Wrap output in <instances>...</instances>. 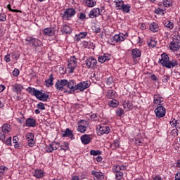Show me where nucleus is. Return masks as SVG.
Here are the masks:
<instances>
[{
    "label": "nucleus",
    "instance_id": "nucleus-1",
    "mask_svg": "<svg viewBox=\"0 0 180 180\" xmlns=\"http://www.w3.org/2000/svg\"><path fill=\"white\" fill-rule=\"evenodd\" d=\"M159 63L163 67H166V68H172V67H176L178 65V61L174 60H169V56L166 53L161 55V59H160Z\"/></svg>",
    "mask_w": 180,
    "mask_h": 180
},
{
    "label": "nucleus",
    "instance_id": "nucleus-2",
    "mask_svg": "<svg viewBox=\"0 0 180 180\" xmlns=\"http://www.w3.org/2000/svg\"><path fill=\"white\" fill-rule=\"evenodd\" d=\"M170 50L172 51H178L180 49V36L175 34L172 37V41L170 42L169 46Z\"/></svg>",
    "mask_w": 180,
    "mask_h": 180
},
{
    "label": "nucleus",
    "instance_id": "nucleus-3",
    "mask_svg": "<svg viewBox=\"0 0 180 180\" xmlns=\"http://www.w3.org/2000/svg\"><path fill=\"white\" fill-rule=\"evenodd\" d=\"M30 94H32V91H29ZM32 95L39 99V101H41L42 102H46L49 99V94L46 93H43L41 91H33Z\"/></svg>",
    "mask_w": 180,
    "mask_h": 180
},
{
    "label": "nucleus",
    "instance_id": "nucleus-4",
    "mask_svg": "<svg viewBox=\"0 0 180 180\" xmlns=\"http://www.w3.org/2000/svg\"><path fill=\"white\" fill-rule=\"evenodd\" d=\"M11 124H4L1 127V131L0 132V140L1 141H5V139H6V134H8L11 131Z\"/></svg>",
    "mask_w": 180,
    "mask_h": 180
},
{
    "label": "nucleus",
    "instance_id": "nucleus-5",
    "mask_svg": "<svg viewBox=\"0 0 180 180\" xmlns=\"http://www.w3.org/2000/svg\"><path fill=\"white\" fill-rule=\"evenodd\" d=\"M25 41L27 42V44L30 46H33L34 47H40V46L43 45L41 41L34 38L33 37H27L25 39Z\"/></svg>",
    "mask_w": 180,
    "mask_h": 180
},
{
    "label": "nucleus",
    "instance_id": "nucleus-6",
    "mask_svg": "<svg viewBox=\"0 0 180 180\" xmlns=\"http://www.w3.org/2000/svg\"><path fill=\"white\" fill-rule=\"evenodd\" d=\"M77 58H75V56H71L68 64V70H69L70 74H72L74 72V70H75L77 67Z\"/></svg>",
    "mask_w": 180,
    "mask_h": 180
},
{
    "label": "nucleus",
    "instance_id": "nucleus-7",
    "mask_svg": "<svg viewBox=\"0 0 180 180\" xmlns=\"http://www.w3.org/2000/svg\"><path fill=\"white\" fill-rule=\"evenodd\" d=\"M67 79H58L55 84V88L58 91H63V89H65L67 88Z\"/></svg>",
    "mask_w": 180,
    "mask_h": 180
},
{
    "label": "nucleus",
    "instance_id": "nucleus-8",
    "mask_svg": "<svg viewBox=\"0 0 180 180\" xmlns=\"http://www.w3.org/2000/svg\"><path fill=\"white\" fill-rule=\"evenodd\" d=\"M91 85V82L89 81H84L78 83L75 87L77 91H85V89H88Z\"/></svg>",
    "mask_w": 180,
    "mask_h": 180
},
{
    "label": "nucleus",
    "instance_id": "nucleus-9",
    "mask_svg": "<svg viewBox=\"0 0 180 180\" xmlns=\"http://www.w3.org/2000/svg\"><path fill=\"white\" fill-rule=\"evenodd\" d=\"M96 64H98V61L94 58H89L85 60V65L89 69L94 70L96 67Z\"/></svg>",
    "mask_w": 180,
    "mask_h": 180
},
{
    "label": "nucleus",
    "instance_id": "nucleus-10",
    "mask_svg": "<svg viewBox=\"0 0 180 180\" xmlns=\"http://www.w3.org/2000/svg\"><path fill=\"white\" fill-rule=\"evenodd\" d=\"M131 56L133 60L136 64L140 61V57H141V51L139 49H134L131 51Z\"/></svg>",
    "mask_w": 180,
    "mask_h": 180
},
{
    "label": "nucleus",
    "instance_id": "nucleus-11",
    "mask_svg": "<svg viewBox=\"0 0 180 180\" xmlns=\"http://www.w3.org/2000/svg\"><path fill=\"white\" fill-rule=\"evenodd\" d=\"M75 13H77V12L74 8H67L63 15V19L68 20L70 18H72Z\"/></svg>",
    "mask_w": 180,
    "mask_h": 180
},
{
    "label": "nucleus",
    "instance_id": "nucleus-12",
    "mask_svg": "<svg viewBox=\"0 0 180 180\" xmlns=\"http://www.w3.org/2000/svg\"><path fill=\"white\" fill-rule=\"evenodd\" d=\"M155 113L157 117H164L166 113L165 108L162 105H159L155 109Z\"/></svg>",
    "mask_w": 180,
    "mask_h": 180
},
{
    "label": "nucleus",
    "instance_id": "nucleus-13",
    "mask_svg": "<svg viewBox=\"0 0 180 180\" xmlns=\"http://www.w3.org/2000/svg\"><path fill=\"white\" fill-rule=\"evenodd\" d=\"M101 15V9L99 8H93L90 11L89 13V18L90 19H95Z\"/></svg>",
    "mask_w": 180,
    "mask_h": 180
},
{
    "label": "nucleus",
    "instance_id": "nucleus-14",
    "mask_svg": "<svg viewBox=\"0 0 180 180\" xmlns=\"http://www.w3.org/2000/svg\"><path fill=\"white\" fill-rule=\"evenodd\" d=\"M109 133H110V127L106 125H100L98 134L103 136V134H109Z\"/></svg>",
    "mask_w": 180,
    "mask_h": 180
},
{
    "label": "nucleus",
    "instance_id": "nucleus-15",
    "mask_svg": "<svg viewBox=\"0 0 180 180\" xmlns=\"http://www.w3.org/2000/svg\"><path fill=\"white\" fill-rule=\"evenodd\" d=\"M129 35L127 34V33L123 34H115L113 37V40L114 41H116V43H120V41H124V40H126V38L128 37Z\"/></svg>",
    "mask_w": 180,
    "mask_h": 180
},
{
    "label": "nucleus",
    "instance_id": "nucleus-16",
    "mask_svg": "<svg viewBox=\"0 0 180 180\" xmlns=\"http://www.w3.org/2000/svg\"><path fill=\"white\" fill-rule=\"evenodd\" d=\"M91 174L94 175V180H102L105 178V174L101 172L93 170Z\"/></svg>",
    "mask_w": 180,
    "mask_h": 180
},
{
    "label": "nucleus",
    "instance_id": "nucleus-17",
    "mask_svg": "<svg viewBox=\"0 0 180 180\" xmlns=\"http://www.w3.org/2000/svg\"><path fill=\"white\" fill-rule=\"evenodd\" d=\"M76 86L77 82H75V80H67L66 88H68V89H70L72 91H77Z\"/></svg>",
    "mask_w": 180,
    "mask_h": 180
},
{
    "label": "nucleus",
    "instance_id": "nucleus-18",
    "mask_svg": "<svg viewBox=\"0 0 180 180\" xmlns=\"http://www.w3.org/2000/svg\"><path fill=\"white\" fill-rule=\"evenodd\" d=\"M162 102H164V98H162V97L158 95L154 96V101H153L154 105L162 106Z\"/></svg>",
    "mask_w": 180,
    "mask_h": 180
},
{
    "label": "nucleus",
    "instance_id": "nucleus-19",
    "mask_svg": "<svg viewBox=\"0 0 180 180\" xmlns=\"http://www.w3.org/2000/svg\"><path fill=\"white\" fill-rule=\"evenodd\" d=\"M91 140V135L84 134L81 136V141L83 144H89Z\"/></svg>",
    "mask_w": 180,
    "mask_h": 180
},
{
    "label": "nucleus",
    "instance_id": "nucleus-20",
    "mask_svg": "<svg viewBox=\"0 0 180 180\" xmlns=\"http://www.w3.org/2000/svg\"><path fill=\"white\" fill-rule=\"evenodd\" d=\"M25 124L27 127H36V120L34 118H27L25 121Z\"/></svg>",
    "mask_w": 180,
    "mask_h": 180
},
{
    "label": "nucleus",
    "instance_id": "nucleus-21",
    "mask_svg": "<svg viewBox=\"0 0 180 180\" xmlns=\"http://www.w3.org/2000/svg\"><path fill=\"white\" fill-rule=\"evenodd\" d=\"M149 29L153 33H157V32H158L160 29V27L158 26V24L157 22H153L150 25Z\"/></svg>",
    "mask_w": 180,
    "mask_h": 180
},
{
    "label": "nucleus",
    "instance_id": "nucleus-22",
    "mask_svg": "<svg viewBox=\"0 0 180 180\" xmlns=\"http://www.w3.org/2000/svg\"><path fill=\"white\" fill-rule=\"evenodd\" d=\"M86 36H88V32H82L79 34L75 35V40H76V41H79V40H81V39H85L86 37Z\"/></svg>",
    "mask_w": 180,
    "mask_h": 180
},
{
    "label": "nucleus",
    "instance_id": "nucleus-23",
    "mask_svg": "<svg viewBox=\"0 0 180 180\" xmlns=\"http://www.w3.org/2000/svg\"><path fill=\"white\" fill-rule=\"evenodd\" d=\"M98 60V63H101V64H103L105 61H109V60H110V56L105 53L103 56H99Z\"/></svg>",
    "mask_w": 180,
    "mask_h": 180
},
{
    "label": "nucleus",
    "instance_id": "nucleus-24",
    "mask_svg": "<svg viewBox=\"0 0 180 180\" xmlns=\"http://www.w3.org/2000/svg\"><path fill=\"white\" fill-rule=\"evenodd\" d=\"M60 32L62 33H65V34H71V32H72V29H71V27L65 25H63V28L60 30Z\"/></svg>",
    "mask_w": 180,
    "mask_h": 180
},
{
    "label": "nucleus",
    "instance_id": "nucleus-25",
    "mask_svg": "<svg viewBox=\"0 0 180 180\" xmlns=\"http://www.w3.org/2000/svg\"><path fill=\"white\" fill-rule=\"evenodd\" d=\"M122 105H123L124 109L127 112H129V110L133 108V104L129 102V101H124Z\"/></svg>",
    "mask_w": 180,
    "mask_h": 180
},
{
    "label": "nucleus",
    "instance_id": "nucleus-26",
    "mask_svg": "<svg viewBox=\"0 0 180 180\" xmlns=\"http://www.w3.org/2000/svg\"><path fill=\"white\" fill-rule=\"evenodd\" d=\"M44 34L45 36H54V31L50 27H46L44 30Z\"/></svg>",
    "mask_w": 180,
    "mask_h": 180
},
{
    "label": "nucleus",
    "instance_id": "nucleus-27",
    "mask_svg": "<svg viewBox=\"0 0 180 180\" xmlns=\"http://www.w3.org/2000/svg\"><path fill=\"white\" fill-rule=\"evenodd\" d=\"M84 1L88 8H94L96 6V1L95 0H84Z\"/></svg>",
    "mask_w": 180,
    "mask_h": 180
},
{
    "label": "nucleus",
    "instance_id": "nucleus-28",
    "mask_svg": "<svg viewBox=\"0 0 180 180\" xmlns=\"http://www.w3.org/2000/svg\"><path fill=\"white\" fill-rule=\"evenodd\" d=\"M115 2L116 8H117L119 11H121L124 5V1H123L122 0H117Z\"/></svg>",
    "mask_w": 180,
    "mask_h": 180
},
{
    "label": "nucleus",
    "instance_id": "nucleus-29",
    "mask_svg": "<svg viewBox=\"0 0 180 180\" xmlns=\"http://www.w3.org/2000/svg\"><path fill=\"white\" fill-rule=\"evenodd\" d=\"M108 106H110V108H117V106H119V101H117V100L112 99L108 102Z\"/></svg>",
    "mask_w": 180,
    "mask_h": 180
},
{
    "label": "nucleus",
    "instance_id": "nucleus-30",
    "mask_svg": "<svg viewBox=\"0 0 180 180\" xmlns=\"http://www.w3.org/2000/svg\"><path fill=\"white\" fill-rule=\"evenodd\" d=\"M53 81H54V77H53V74H51L49 78L45 81L46 86H51Z\"/></svg>",
    "mask_w": 180,
    "mask_h": 180
},
{
    "label": "nucleus",
    "instance_id": "nucleus-31",
    "mask_svg": "<svg viewBox=\"0 0 180 180\" xmlns=\"http://www.w3.org/2000/svg\"><path fill=\"white\" fill-rule=\"evenodd\" d=\"M63 137H71L72 136V131L69 128H67L65 131H63Z\"/></svg>",
    "mask_w": 180,
    "mask_h": 180
},
{
    "label": "nucleus",
    "instance_id": "nucleus-32",
    "mask_svg": "<svg viewBox=\"0 0 180 180\" xmlns=\"http://www.w3.org/2000/svg\"><path fill=\"white\" fill-rule=\"evenodd\" d=\"M131 8V6H129V4H124V6H122V8H121V11H122V12H124V13H129L130 12Z\"/></svg>",
    "mask_w": 180,
    "mask_h": 180
},
{
    "label": "nucleus",
    "instance_id": "nucleus-33",
    "mask_svg": "<svg viewBox=\"0 0 180 180\" xmlns=\"http://www.w3.org/2000/svg\"><path fill=\"white\" fill-rule=\"evenodd\" d=\"M106 96L108 99H113L114 98H116V91H109L107 92Z\"/></svg>",
    "mask_w": 180,
    "mask_h": 180
},
{
    "label": "nucleus",
    "instance_id": "nucleus-34",
    "mask_svg": "<svg viewBox=\"0 0 180 180\" xmlns=\"http://www.w3.org/2000/svg\"><path fill=\"white\" fill-rule=\"evenodd\" d=\"M165 27H167V29H169V30H172L174 29V22L171 21H166L164 23Z\"/></svg>",
    "mask_w": 180,
    "mask_h": 180
},
{
    "label": "nucleus",
    "instance_id": "nucleus-35",
    "mask_svg": "<svg viewBox=\"0 0 180 180\" xmlns=\"http://www.w3.org/2000/svg\"><path fill=\"white\" fill-rule=\"evenodd\" d=\"M87 129H88V127L86 126L78 125L77 130L79 133H85Z\"/></svg>",
    "mask_w": 180,
    "mask_h": 180
},
{
    "label": "nucleus",
    "instance_id": "nucleus-36",
    "mask_svg": "<svg viewBox=\"0 0 180 180\" xmlns=\"http://www.w3.org/2000/svg\"><path fill=\"white\" fill-rule=\"evenodd\" d=\"M14 96L18 99V101H20L23 98V96H22V93H20V91H14Z\"/></svg>",
    "mask_w": 180,
    "mask_h": 180
},
{
    "label": "nucleus",
    "instance_id": "nucleus-37",
    "mask_svg": "<svg viewBox=\"0 0 180 180\" xmlns=\"http://www.w3.org/2000/svg\"><path fill=\"white\" fill-rule=\"evenodd\" d=\"M78 126H86V127H89L88 121H85L84 120H81L77 122Z\"/></svg>",
    "mask_w": 180,
    "mask_h": 180
},
{
    "label": "nucleus",
    "instance_id": "nucleus-38",
    "mask_svg": "<svg viewBox=\"0 0 180 180\" xmlns=\"http://www.w3.org/2000/svg\"><path fill=\"white\" fill-rule=\"evenodd\" d=\"M34 176L36 178H43V171L42 170H36Z\"/></svg>",
    "mask_w": 180,
    "mask_h": 180
},
{
    "label": "nucleus",
    "instance_id": "nucleus-39",
    "mask_svg": "<svg viewBox=\"0 0 180 180\" xmlns=\"http://www.w3.org/2000/svg\"><path fill=\"white\" fill-rule=\"evenodd\" d=\"M119 141H114V142L111 144V148L112 150H116L117 148H119Z\"/></svg>",
    "mask_w": 180,
    "mask_h": 180
},
{
    "label": "nucleus",
    "instance_id": "nucleus-40",
    "mask_svg": "<svg viewBox=\"0 0 180 180\" xmlns=\"http://www.w3.org/2000/svg\"><path fill=\"white\" fill-rule=\"evenodd\" d=\"M25 139L26 140H27V141H30V140H33L34 139V134H33V133L32 132H30L27 134Z\"/></svg>",
    "mask_w": 180,
    "mask_h": 180
},
{
    "label": "nucleus",
    "instance_id": "nucleus-41",
    "mask_svg": "<svg viewBox=\"0 0 180 180\" xmlns=\"http://www.w3.org/2000/svg\"><path fill=\"white\" fill-rule=\"evenodd\" d=\"M13 88L15 89V91H23V89H25V88L23 87V86L20 85V84H15L13 86Z\"/></svg>",
    "mask_w": 180,
    "mask_h": 180
},
{
    "label": "nucleus",
    "instance_id": "nucleus-42",
    "mask_svg": "<svg viewBox=\"0 0 180 180\" xmlns=\"http://www.w3.org/2000/svg\"><path fill=\"white\" fill-rule=\"evenodd\" d=\"M101 154H102V152H101V150H90L91 155H101Z\"/></svg>",
    "mask_w": 180,
    "mask_h": 180
},
{
    "label": "nucleus",
    "instance_id": "nucleus-43",
    "mask_svg": "<svg viewBox=\"0 0 180 180\" xmlns=\"http://www.w3.org/2000/svg\"><path fill=\"white\" fill-rule=\"evenodd\" d=\"M179 122V120H175V118H173L170 121V124L172 127H175L178 124Z\"/></svg>",
    "mask_w": 180,
    "mask_h": 180
},
{
    "label": "nucleus",
    "instance_id": "nucleus-44",
    "mask_svg": "<svg viewBox=\"0 0 180 180\" xmlns=\"http://www.w3.org/2000/svg\"><path fill=\"white\" fill-rule=\"evenodd\" d=\"M115 178L117 180H121L123 179V172H118L117 173H115Z\"/></svg>",
    "mask_w": 180,
    "mask_h": 180
},
{
    "label": "nucleus",
    "instance_id": "nucleus-45",
    "mask_svg": "<svg viewBox=\"0 0 180 180\" xmlns=\"http://www.w3.org/2000/svg\"><path fill=\"white\" fill-rule=\"evenodd\" d=\"M116 115L117 116H122V115H124V110H123L122 108L117 109Z\"/></svg>",
    "mask_w": 180,
    "mask_h": 180
},
{
    "label": "nucleus",
    "instance_id": "nucleus-46",
    "mask_svg": "<svg viewBox=\"0 0 180 180\" xmlns=\"http://www.w3.org/2000/svg\"><path fill=\"white\" fill-rule=\"evenodd\" d=\"M112 171L115 174L120 172V165H115L112 167Z\"/></svg>",
    "mask_w": 180,
    "mask_h": 180
},
{
    "label": "nucleus",
    "instance_id": "nucleus-47",
    "mask_svg": "<svg viewBox=\"0 0 180 180\" xmlns=\"http://www.w3.org/2000/svg\"><path fill=\"white\" fill-rule=\"evenodd\" d=\"M3 143H5L7 146H12V137L7 138L6 141H4Z\"/></svg>",
    "mask_w": 180,
    "mask_h": 180
},
{
    "label": "nucleus",
    "instance_id": "nucleus-48",
    "mask_svg": "<svg viewBox=\"0 0 180 180\" xmlns=\"http://www.w3.org/2000/svg\"><path fill=\"white\" fill-rule=\"evenodd\" d=\"M149 47H155L157 46V41L154 39H150V42L148 43Z\"/></svg>",
    "mask_w": 180,
    "mask_h": 180
},
{
    "label": "nucleus",
    "instance_id": "nucleus-49",
    "mask_svg": "<svg viewBox=\"0 0 180 180\" xmlns=\"http://www.w3.org/2000/svg\"><path fill=\"white\" fill-rule=\"evenodd\" d=\"M154 13H155L156 15H161V13L164 15V10L160 8H158L156 10H155Z\"/></svg>",
    "mask_w": 180,
    "mask_h": 180
},
{
    "label": "nucleus",
    "instance_id": "nucleus-50",
    "mask_svg": "<svg viewBox=\"0 0 180 180\" xmlns=\"http://www.w3.org/2000/svg\"><path fill=\"white\" fill-rule=\"evenodd\" d=\"M79 19L80 20H85V19H89V18H86V15L84 13H79Z\"/></svg>",
    "mask_w": 180,
    "mask_h": 180
},
{
    "label": "nucleus",
    "instance_id": "nucleus-51",
    "mask_svg": "<svg viewBox=\"0 0 180 180\" xmlns=\"http://www.w3.org/2000/svg\"><path fill=\"white\" fill-rule=\"evenodd\" d=\"M163 5L165 8H169L171 6V1L169 0H164Z\"/></svg>",
    "mask_w": 180,
    "mask_h": 180
},
{
    "label": "nucleus",
    "instance_id": "nucleus-52",
    "mask_svg": "<svg viewBox=\"0 0 180 180\" xmlns=\"http://www.w3.org/2000/svg\"><path fill=\"white\" fill-rule=\"evenodd\" d=\"M46 153H53V145L50 144L48 146H46Z\"/></svg>",
    "mask_w": 180,
    "mask_h": 180
},
{
    "label": "nucleus",
    "instance_id": "nucleus-53",
    "mask_svg": "<svg viewBox=\"0 0 180 180\" xmlns=\"http://www.w3.org/2000/svg\"><path fill=\"white\" fill-rule=\"evenodd\" d=\"M6 20V15L4 13H0V22H5Z\"/></svg>",
    "mask_w": 180,
    "mask_h": 180
},
{
    "label": "nucleus",
    "instance_id": "nucleus-54",
    "mask_svg": "<svg viewBox=\"0 0 180 180\" xmlns=\"http://www.w3.org/2000/svg\"><path fill=\"white\" fill-rule=\"evenodd\" d=\"M37 106L38 109H40L41 110H44V109H46V107L44 106V103H39Z\"/></svg>",
    "mask_w": 180,
    "mask_h": 180
},
{
    "label": "nucleus",
    "instance_id": "nucleus-55",
    "mask_svg": "<svg viewBox=\"0 0 180 180\" xmlns=\"http://www.w3.org/2000/svg\"><path fill=\"white\" fill-rule=\"evenodd\" d=\"M29 147H34V144H36V141L34 139H31L30 141H27Z\"/></svg>",
    "mask_w": 180,
    "mask_h": 180
},
{
    "label": "nucleus",
    "instance_id": "nucleus-56",
    "mask_svg": "<svg viewBox=\"0 0 180 180\" xmlns=\"http://www.w3.org/2000/svg\"><path fill=\"white\" fill-rule=\"evenodd\" d=\"M149 77L152 81H158V78H157V76H155V74H150Z\"/></svg>",
    "mask_w": 180,
    "mask_h": 180
},
{
    "label": "nucleus",
    "instance_id": "nucleus-57",
    "mask_svg": "<svg viewBox=\"0 0 180 180\" xmlns=\"http://www.w3.org/2000/svg\"><path fill=\"white\" fill-rule=\"evenodd\" d=\"M19 69L15 68L14 70L13 71V77H18L20 74Z\"/></svg>",
    "mask_w": 180,
    "mask_h": 180
},
{
    "label": "nucleus",
    "instance_id": "nucleus-58",
    "mask_svg": "<svg viewBox=\"0 0 180 180\" xmlns=\"http://www.w3.org/2000/svg\"><path fill=\"white\" fill-rule=\"evenodd\" d=\"M59 150L60 151H61L62 150H63V151H67V150H68V143H65L63 147L60 148Z\"/></svg>",
    "mask_w": 180,
    "mask_h": 180
},
{
    "label": "nucleus",
    "instance_id": "nucleus-59",
    "mask_svg": "<svg viewBox=\"0 0 180 180\" xmlns=\"http://www.w3.org/2000/svg\"><path fill=\"white\" fill-rule=\"evenodd\" d=\"M172 136H173L174 137H176V136H178V129H174L172 131Z\"/></svg>",
    "mask_w": 180,
    "mask_h": 180
},
{
    "label": "nucleus",
    "instance_id": "nucleus-60",
    "mask_svg": "<svg viewBox=\"0 0 180 180\" xmlns=\"http://www.w3.org/2000/svg\"><path fill=\"white\" fill-rule=\"evenodd\" d=\"M5 171H8V167H6L5 166H1L0 167V172H1L2 174H4Z\"/></svg>",
    "mask_w": 180,
    "mask_h": 180
},
{
    "label": "nucleus",
    "instance_id": "nucleus-61",
    "mask_svg": "<svg viewBox=\"0 0 180 180\" xmlns=\"http://www.w3.org/2000/svg\"><path fill=\"white\" fill-rule=\"evenodd\" d=\"M7 9H8V11H10L11 12H19V10L12 9L11 4L7 5Z\"/></svg>",
    "mask_w": 180,
    "mask_h": 180
},
{
    "label": "nucleus",
    "instance_id": "nucleus-62",
    "mask_svg": "<svg viewBox=\"0 0 180 180\" xmlns=\"http://www.w3.org/2000/svg\"><path fill=\"white\" fill-rule=\"evenodd\" d=\"M4 60L6 63H11V55L9 54L6 55L4 57Z\"/></svg>",
    "mask_w": 180,
    "mask_h": 180
},
{
    "label": "nucleus",
    "instance_id": "nucleus-63",
    "mask_svg": "<svg viewBox=\"0 0 180 180\" xmlns=\"http://www.w3.org/2000/svg\"><path fill=\"white\" fill-rule=\"evenodd\" d=\"M169 81V75H166L162 77V82H168Z\"/></svg>",
    "mask_w": 180,
    "mask_h": 180
},
{
    "label": "nucleus",
    "instance_id": "nucleus-64",
    "mask_svg": "<svg viewBox=\"0 0 180 180\" xmlns=\"http://www.w3.org/2000/svg\"><path fill=\"white\" fill-rule=\"evenodd\" d=\"M153 180H162V178L160 175H157L153 177Z\"/></svg>",
    "mask_w": 180,
    "mask_h": 180
}]
</instances>
